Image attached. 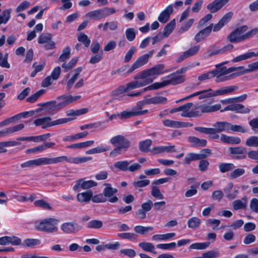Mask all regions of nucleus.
I'll return each mask as SVG.
<instances>
[{
    "instance_id": "obj_3",
    "label": "nucleus",
    "mask_w": 258,
    "mask_h": 258,
    "mask_svg": "<svg viewBox=\"0 0 258 258\" xmlns=\"http://www.w3.org/2000/svg\"><path fill=\"white\" fill-rule=\"evenodd\" d=\"M165 65L160 63L153 68L141 72L135 77L137 79H145L147 84L151 83L159 75L167 72L164 71Z\"/></svg>"
},
{
    "instance_id": "obj_21",
    "label": "nucleus",
    "mask_w": 258,
    "mask_h": 258,
    "mask_svg": "<svg viewBox=\"0 0 258 258\" xmlns=\"http://www.w3.org/2000/svg\"><path fill=\"white\" fill-rule=\"evenodd\" d=\"M147 84L145 80L143 81H135L127 84L126 86L123 89V92H126L130 90L143 87Z\"/></svg>"
},
{
    "instance_id": "obj_27",
    "label": "nucleus",
    "mask_w": 258,
    "mask_h": 258,
    "mask_svg": "<svg viewBox=\"0 0 258 258\" xmlns=\"http://www.w3.org/2000/svg\"><path fill=\"white\" fill-rule=\"evenodd\" d=\"M232 111L238 113H248L250 109L241 104H232Z\"/></svg>"
},
{
    "instance_id": "obj_48",
    "label": "nucleus",
    "mask_w": 258,
    "mask_h": 258,
    "mask_svg": "<svg viewBox=\"0 0 258 258\" xmlns=\"http://www.w3.org/2000/svg\"><path fill=\"white\" fill-rule=\"evenodd\" d=\"M245 145L249 147H258V136H251L245 142Z\"/></svg>"
},
{
    "instance_id": "obj_57",
    "label": "nucleus",
    "mask_w": 258,
    "mask_h": 258,
    "mask_svg": "<svg viewBox=\"0 0 258 258\" xmlns=\"http://www.w3.org/2000/svg\"><path fill=\"white\" fill-rule=\"evenodd\" d=\"M36 162L37 166L52 164L51 158L42 157L38 158L36 159Z\"/></svg>"
},
{
    "instance_id": "obj_12",
    "label": "nucleus",
    "mask_w": 258,
    "mask_h": 258,
    "mask_svg": "<svg viewBox=\"0 0 258 258\" xmlns=\"http://www.w3.org/2000/svg\"><path fill=\"white\" fill-rule=\"evenodd\" d=\"M166 78H168V80H166L167 85L171 84L172 85H176L177 84L183 83L184 81V77L183 75H179L177 73H174L167 76Z\"/></svg>"
},
{
    "instance_id": "obj_17",
    "label": "nucleus",
    "mask_w": 258,
    "mask_h": 258,
    "mask_svg": "<svg viewBox=\"0 0 258 258\" xmlns=\"http://www.w3.org/2000/svg\"><path fill=\"white\" fill-rule=\"evenodd\" d=\"M187 140L192 146L195 147H204L207 146V141L205 139H201L194 136H189Z\"/></svg>"
},
{
    "instance_id": "obj_20",
    "label": "nucleus",
    "mask_w": 258,
    "mask_h": 258,
    "mask_svg": "<svg viewBox=\"0 0 258 258\" xmlns=\"http://www.w3.org/2000/svg\"><path fill=\"white\" fill-rule=\"evenodd\" d=\"M220 141L228 144H239L241 143V139L237 137L228 136L224 134H221Z\"/></svg>"
},
{
    "instance_id": "obj_60",
    "label": "nucleus",
    "mask_w": 258,
    "mask_h": 258,
    "mask_svg": "<svg viewBox=\"0 0 258 258\" xmlns=\"http://www.w3.org/2000/svg\"><path fill=\"white\" fill-rule=\"evenodd\" d=\"M202 92H203L199 96V99L200 100L206 98L214 97L213 90L211 88L207 90H202Z\"/></svg>"
},
{
    "instance_id": "obj_49",
    "label": "nucleus",
    "mask_w": 258,
    "mask_h": 258,
    "mask_svg": "<svg viewBox=\"0 0 258 258\" xmlns=\"http://www.w3.org/2000/svg\"><path fill=\"white\" fill-rule=\"evenodd\" d=\"M78 40L84 44L86 47H88L90 44L91 40L87 35L83 33H81L78 36Z\"/></svg>"
},
{
    "instance_id": "obj_54",
    "label": "nucleus",
    "mask_w": 258,
    "mask_h": 258,
    "mask_svg": "<svg viewBox=\"0 0 258 258\" xmlns=\"http://www.w3.org/2000/svg\"><path fill=\"white\" fill-rule=\"evenodd\" d=\"M139 246L145 251L151 252L155 249L154 245L149 242H141Z\"/></svg>"
},
{
    "instance_id": "obj_45",
    "label": "nucleus",
    "mask_w": 258,
    "mask_h": 258,
    "mask_svg": "<svg viewBox=\"0 0 258 258\" xmlns=\"http://www.w3.org/2000/svg\"><path fill=\"white\" fill-rule=\"evenodd\" d=\"M45 92V90L44 89L39 90L35 93L28 97L27 98V101L29 103H33L35 102L39 97L44 93Z\"/></svg>"
},
{
    "instance_id": "obj_61",
    "label": "nucleus",
    "mask_w": 258,
    "mask_h": 258,
    "mask_svg": "<svg viewBox=\"0 0 258 258\" xmlns=\"http://www.w3.org/2000/svg\"><path fill=\"white\" fill-rule=\"evenodd\" d=\"M211 154V150L209 149H204L201 151L200 153L197 154L198 159L202 160L206 158Z\"/></svg>"
},
{
    "instance_id": "obj_34",
    "label": "nucleus",
    "mask_w": 258,
    "mask_h": 258,
    "mask_svg": "<svg viewBox=\"0 0 258 258\" xmlns=\"http://www.w3.org/2000/svg\"><path fill=\"white\" fill-rule=\"evenodd\" d=\"M41 241L38 239L27 238L24 240L22 245L26 247H33L36 245H39Z\"/></svg>"
},
{
    "instance_id": "obj_41",
    "label": "nucleus",
    "mask_w": 258,
    "mask_h": 258,
    "mask_svg": "<svg viewBox=\"0 0 258 258\" xmlns=\"http://www.w3.org/2000/svg\"><path fill=\"white\" fill-rule=\"evenodd\" d=\"M92 159L91 157H70V163L81 164Z\"/></svg>"
},
{
    "instance_id": "obj_47",
    "label": "nucleus",
    "mask_w": 258,
    "mask_h": 258,
    "mask_svg": "<svg viewBox=\"0 0 258 258\" xmlns=\"http://www.w3.org/2000/svg\"><path fill=\"white\" fill-rule=\"evenodd\" d=\"M36 229L47 234L54 233L58 230L57 227H36Z\"/></svg>"
},
{
    "instance_id": "obj_19",
    "label": "nucleus",
    "mask_w": 258,
    "mask_h": 258,
    "mask_svg": "<svg viewBox=\"0 0 258 258\" xmlns=\"http://www.w3.org/2000/svg\"><path fill=\"white\" fill-rule=\"evenodd\" d=\"M238 87L236 86H230L228 87H225L224 88H222L221 89H218L213 92L214 97L217 96H221L230 93L238 89Z\"/></svg>"
},
{
    "instance_id": "obj_36",
    "label": "nucleus",
    "mask_w": 258,
    "mask_h": 258,
    "mask_svg": "<svg viewBox=\"0 0 258 258\" xmlns=\"http://www.w3.org/2000/svg\"><path fill=\"white\" fill-rule=\"evenodd\" d=\"M71 48L70 46H67L62 50L61 54L58 58L59 61L66 62L70 57Z\"/></svg>"
},
{
    "instance_id": "obj_51",
    "label": "nucleus",
    "mask_w": 258,
    "mask_h": 258,
    "mask_svg": "<svg viewBox=\"0 0 258 258\" xmlns=\"http://www.w3.org/2000/svg\"><path fill=\"white\" fill-rule=\"evenodd\" d=\"M194 22V19H190L188 20L186 22L182 24V26L180 27L179 30V32L180 33H182L188 30L190 27L192 25Z\"/></svg>"
},
{
    "instance_id": "obj_46",
    "label": "nucleus",
    "mask_w": 258,
    "mask_h": 258,
    "mask_svg": "<svg viewBox=\"0 0 258 258\" xmlns=\"http://www.w3.org/2000/svg\"><path fill=\"white\" fill-rule=\"evenodd\" d=\"M230 130L234 132L245 133L248 132V129L240 125L232 124L230 123L229 131Z\"/></svg>"
},
{
    "instance_id": "obj_26",
    "label": "nucleus",
    "mask_w": 258,
    "mask_h": 258,
    "mask_svg": "<svg viewBox=\"0 0 258 258\" xmlns=\"http://www.w3.org/2000/svg\"><path fill=\"white\" fill-rule=\"evenodd\" d=\"M175 19H173L164 27L162 34L165 37H167L172 33L175 27Z\"/></svg>"
},
{
    "instance_id": "obj_6",
    "label": "nucleus",
    "mask_w": 258,
    "mask_h": 258,
    "mask_svg": "<svg viewBox=\"0 0 258 258\" xmlns=\"http://www.w3.org/2000/svg\"><path fill=\"white\" fill-rule=\"evenodd\" d=\"M248 29L246 25L240 26L230 33L227 36V40L231 43L240 42L247 39L246 33Z\"/></svg>"
},
{
    "instance_id": "obj_9",
    "label": "nucleus",
    "mask_w": 258,
    "mask_h": 258,
    "mask_svg": "<svg viewBox=\"0 0 258 258\" xmlns=\"http://www.w3.org/2000/svg\"><path fill=\"white\" fill-rule=\"evenodd\" d=\"M97 185V183L93 180L84 181L83 179H80L76 181L73 188L75 191H80L81 188L87 189L96 186Z\"/></svg>"
},
{
    "instance_id": "obj_56",
    "label": "nucleus",
    "mask_w": 258,
    "mask_h": 258,
    "mask_svg": "<svg viewBox=\"0 0 258 258\" xmlns=\"http://www.w3.org/2000/svg\"><path fill=\"white\" fill-rule=\"evenodd\" d=\"M52 164L63 162L64 161L70 163V158L66 156H61L51 158Z\"/></svg>"
},
{
    "instance_id": "obj_35",
    "label": "nucleus",
    "mask_w": 258,
    "mask_h": 258,
    "mask_svg": "<svg viewBox=\"0 0 258 258\" xmlns=\"http://www.w3.org/2000/svg\"><path fill=\"white\" fill-rule=\"evenodd\" d=\"M130 162L127 160L119 161L115 162L114 167L122 171H126L128 170Z\"/></svg>"
},
{
    "instance_id": "obj_58",
    "label": "nucleus",
    "mask_w": 258,
    "mask_h": 258,
    "mask_svg": "<svg viewBox=\"0 0 258 258\" xmlns=\"http://www.w3.org/2000/svg\"><path fill=\"white\" fill-rule=\"evenodd\" d=\"M74 119H75L74 117L59 118L55 120L52 121V126L62 124H64V123H67L68 122H70Z\"/></svg>"
},
{
    "instance_id": "obj_39",
    "label": "nucleus",
    "mask_w": 258,
    "mask_h": 258,
    "mask_svg": "<svg viewBox=\"0 0 258 258\" xmlns=\"http://www.w3.org/2000/svg\"><path fill=\"white\" fill-rule=\"evenodd\" d=\"M110 148L109 146H106L105 147H97L91 149H90L86 152V154H94L97 153H102L104 152L109 150Z\"/></svg>"
},
{
    "instance_id": "obj_38",
    "label": "nucleus",
    "mask_w": 258,
    "mask_h": 258,
    "mask_svg": "<svg viewBox=\"0 0 258 258\" xmlns=\"http://www.w3.org/2000/svg\"><path fill=\"white\" fill-rule=\"evenodd\" d=\"M210 244V242H196L191 244L189 246V248L194 249L203 250L209 247Z\"/></svg>"
},
{
    "instance_id": "obj_55",
    "label": "nucleus",
    "mask_w": 258,
    "mask_h": 258,
    "mask_svg": "<svg viewBox=\"0 0 258 258\" xmlns=\"http://www.w3.org/2000/svg\"><path fill=\"white\" fill-rule=\"evenodd\" d=\"M153 230L152 227H135V232L142 235L146 234Z\"/></svg>"
},
{
    "instance_id": "obj_10",
    "label": "nucleus",
    "mask_w": 258,
    "mask_h": 258,
    "mask_svg": "<svg viewBox=\"0 0 258 258\" xmlns=\"http://www.w3.org/2000/svg\"><path fill=\"white\" fill-rule=\"evenodd\" d=\"M105 185L106 187L104 189L103 191V195L104 197L110 198L108 201L110 203H115L118 201V198L116 196H113L117 192V190L111 187V184L110 183H105Z\"/></svg>"
},
{
    "instance_id": "obj_32",
    "label": "nucleus",
    "mask_w": 258,
    "mask_h": 258,
    "mask_svg": "<svg viewBox=\"0 0 258 258\" xmlns=\"http://www.w3.org/2000/svg\"><path fill=\"white\" fill-rule=\"evenodd\" d=\"M175 236V233H169L164 234H156L152 236V240L160 241L166 240L173 238Z\"/></svg>"
},
{
    "instance_id": "obj_14",
    "label": "nucleus",
    "mask_w": 258,
    "mask_h": 258,
    "mask_svg": "<svg viewBox=\"0 0 258 258\" xmlns=\"http://www.w3.org/2000/svg\"><path fill=\"white\" fill-rule=\"evenodd\" d=\"M148 61V56L144 54L138 57L137 60L132 64L131 68L127 70V73H132L134 70L144 65Z\"/></svg>"
},
{
    "instance_id": "obj_11",
    "label": "nucleus",
    "mask_w": 258,
    "mask_h": 258,
    "mask_svg": "<svg viewBox=\"0 0 258 258\" xmlns=\"http://www.w3.org/2000/svg\"><path fill=\"white\" fill-rule=\"evenodd\" d=\"M213 27V23H211L208 27L201 30L197 33L194 38L196 42H199L201 40H204L208 37L212 32Z\"/></svg>"
},
{
    "instance_id": "obj_30",
    "label": "nucleus",
    "mask_w": 258,
    "mask_h": 258,
    "mask_svg": "<svg viewBox=\"0 0 258 258\" xmlns=\"http://www.w3.org/2000/svg\"><path fill=\"white\" fill-rule=\"evenodd\" d=\"M201 113H208L215 112L219 110L221 105L220 104H217L214 105L209 106V105H202L201 107Z\"/></svg>"
},
{
    "instance_id": "obj_18",
    "label": "nucleus",
    "mask_w": 258,
    "mask_h": 258,
    "mask_svg": "<svg viewBox=\"0 0 258 258\" xmlns=\"http://www.w3.org/2000/svg\"><path fill=\"white\" fill-rule=\"evenodd\" d=\"M247 205V197L244 196L241 200H236L232 202V208L235 211L243 210L246 208Z\"/></svg>"
},
{
    "instance_id": "obj_7",
    "label": "nucleus",
    "mask_w": 258,
    "mask_h": 258,
    "mask_svg": "<svg viewBox=\"0 0 258 258\" xmlns=\"http://www.w3.org/2000/svg\"><path fill=\"white\" fill-rule=\"evenodd\" d=\"M115 12L114 8L105 7L88 12L86 17L92 20H99L114 14Z\"/></svg>"
},
{
    "instance_id": "obj_37",
    "label": "nucleus",
    "mask_w": 258,
    "mask_h": 258,
    "mask_svg": "<svg viewBox=\"0 0 258 258\" xmlns=\"http://www.w3.org/2000/svg\"><path fill=\"white\" fill-rule=\"evenodd\" d=\"M152 143V142L150 139H147L140 142L139 143L140 150L142 152H148L149 150V148L151 146Z\"/></svg>"
},
{
    "instance_id": "obj_63",
    "label": "nucleus",
    "mask_w": 258,
    "mask_h": 258,
    "mask_svg": "<svg viewBox=\"0 0 258 258\" xmlns=\"http://www.w3.org/2000/svg\"><path fill=\"white\" fill-rule=\"evenodd\" d=\"M117 235H118V236H119L123 239H128L130 240L136 239L137 238L136 234H135L133 233H129V232L120 233H118Z\"/></svg>"
},
{
    "instance_id": "obj_25",
    "label": "nucleus",
    "mask_w": 258,
    "mask_h": 258,
    "mask_svg": "<svg viewBox=\"0 0 258 258\" xmlns=\"http://www.w3.org/2000/svg\"><path fill=\"white\" fill-rule=\"evenodd\" d=\"M88 111V109L87 108H81L78 110L71 109L66 111V114L70 117H74L75 119L76 117L84 114H86Z\"/></svg>"
},
{
    "instance_id": "obj_44",
    "label": "nucleus",
    "mask_w": 258,
    "mask_h": 258,
    "mask_svg": "<svg viewBox=\"0 0 258 258\" xmlns=\"http://www.w3.org/2000/svg\"><path fill=\"white\" fill-rule=\"evenodd\" d=\"M192 103H187L178 107L173 108L170 111V113H173L180 111H188L189 109L192 106Z\"/></svg>"
},
{
    "instance_id": "obj_59",
    "label": "nucleus",
    "mask_w": 258,
    "mask_h": 258,
    "mask_svg": "<svg viewBox=\"0 0 258 258\" xmlns=\"http://www.w3.org/2000/svg\"><path fill=\"white\" fill-rule=\"evenodd\" d=\"M52 38V36L50 34H42L40 35L38 39V42L39 44L46 43L50 41Z\"/></svg>"
},
{
    "instance_id": "obj_28",
    "label": "nucleus",
    "mask_w": 258,
    "mask_h": 258,
    "mask_svg": "<svg viewBox=\"0 0 258 258\" xmlns=\"http://www.w3.org/2000/svg\"><path fill=\"white\" fill-rule=\"evenodd\" d=\"M118 255L121 258L124 257V256L128 258H133L136 256V252L133 249L125 248L120 249L118 252Z\"/></svg>"
},
{
    "instance_id": "obj_23",
    "label": "nucleus",
    "mask_w": 258,
    "mask_h": 258,
    "mask_svg": "<svg viewBox=\"0 0 258 258\" xmlns=\"http://www.w3.org/2000/svg\"><path fill=\"white\" fill-rule=\"evenodd\" d=\"M167 101V98L163 96H155L152 98H145V103L147 104H163Z\"/></svg>"
},
{
    "instance_id": "obj_4",
    "label": "nucleus",
    "mask_w": 258,
    "mask_h": 258,
    "mask_svg": "<svg viewBox=\"0 0 258 258\" xmlns=\"http://www.w3.org/2000/svg\"><path fill=\"white\" fill-rule=\"evenodd\" d=\"M229 0H214L207 6V9L210 12L202 18L198 23L199 28L203 27L213 18L211 13H215L222 9Z\"/></svg>"
},
{
    "instance_id": "obj_50",
    "label": "nucleus",
    "mask_w": 258,
    "mask_h": 258,
    "mask_svg": "<svg viewBox=\"0 0 258 258\" xmlns=\"http://www.w3.org/2000/svg\"><path fill=\"white\" fill-rule=\"evenodd\" d=\"M125 34L126 39L129 41H134L136 36L135 29L133 28H128L125 30Z\"/></svg>"
},
{
    "instance_id": "obj_31",
    "label": "nucleus",
    "mask_w": 258,
    "mask_h": 258,
    "mask_svg": "<svg viewBox=\"0 0 258 258\" xmlns=\"http://www.w3.org/2000/svg\"><path fill=\"white\" fill-rule=\"evenodd\" d=\"M218 167L220 172L222 173L231 171L235 168L234 164L231 163H221Z\"/></svg>"
},
{
    "instance_id": "obj_33",
    "label": "nucleus",
    "mask_w": 258,
    "mask_h": 258,
    "mask_svg": "<svg viewBox=\"0 0 258 258\" xmlns=\"http://www.w3.org/2000/svg\"><path fill=\"white\" fill-rule=\"evenodd\" d=\"M245 173V170L243 168H237L227 174V177L230 179H235Z\"/></svg>"
},
{
    "instance_id": "obj_52",
    "label": "nucleus",
    "mask_w": 258,
    "mask_h": 258,
    "mask_svg": "<svg viewBox=\"0 0 258 258\" xmlns=\"http://www.w3.org/2000/svg\"><path fill=\"white\" fill-rule=\"evenodd\" d=\"M151 195L155 198L159 200L163 199L164 198L159 188L156 186H153L152 187Z\"/></svg>"
},
{
    "instance_id": "obj_64",
    "label": "nucleus",
    "mask_w": 258,
    "mask_h": 258,
    "mask_svg": "<svg viewBox=\"0 0 258 258\" xmlns=\"http://www.w3.org/2000/svg\"><path fill=\"white\" fill-rule=\"evenodd\" d=\"M250 208L253 212L258 213V200L257 199L253 198L251 200Z\"/></svg>"
},
{
    "instance_id": "obj_29",
    "label": "nucleus",
    "mask_w": 258,
    "mask_h": 258,
    "mask_svg": "<svg viewBox=\"0 0 258 258\" xmlns=\"http://www.w3.org/2000/svg\"><path fill=\"white\" fill-rule=\"evenodd\" d=\"M167 84L166 80H164L161 82H156L153 83L150 86L144 88L143 89V92H145L147 90H157L160 88H163L165 86H167Z\"/></svg>"
},
{
    "instance_id": "obj_62",
    "label": "nucleus",
    "mask_w": 258,
    "mask_h": 258,
    "mask_svg": "<svg viewBox=\"0 0 258 258\" xmlns=\"http://www.w3.org/2000/svg\"><path fill=\"white\" fill-rule=\"evenodd\" d=\"M198 192L197 185H192L190 187V189H188L184 194V196L186 198H189L196 195Z\"/></svg>"
},
{
    "instance_id": "obj_16",
    "label": "nucleus",
    "mask_w": 258,
    "mask_h": 258,
    "mask_svg": "<svg viewBox=\"0 0 258 258\" xmlns=\"http://www.w3.org/2000/svg\"><path fill=\"white\" fill-rule=\"evenodd\" d=\"M51 118L49 116L39 118L34 121V124L36 126H41L43 129L52 126Z\"/></svg>"
},
{
    "instance_id": "obj_1",
    "label": "nucleus",
    "mask_w": 258,
    "mask_h": 258,
    "mask_svg": "<svg viewBox=\"0 0 258 258\" xmlns=\"http://www.w3.org/2000/svg\"><path fill=\"white\" fill-rule=\"evenodd\" d=\"M110 143L115 147L109 153V156L115 157L125 152L131 147V142L124 136L119 135L110 139Z\"/></svg>"
},
{
    "instance_id": "obj_40",
    "label": "nucleus",
    "mask_w": 258,
    "mask_h": 258,
    "mask_svg": "<svg viewBox=\"0 0 258 258\" xmlns=\"http://www.w3.org/2000/svg\"><path fill=\"white\" fill-rule=\"evenodd\" d=\"M12 9L4 10L2 15H0V21L2 24H6L11 18Z\"/></svg>"
},
{
    "instance_id": "obj_42",
    "label": "nucleus",
    "mask_w": 258,
    "mask_h": 258,
    "mask_svg": "<svg viewBox=\"0 0 258 258\" xmlns=\"http://www.w3.org/2000/svg\"><path fill=\"white\" fill-rule=\"evenodd\" d=\"M78 60V57H73L68 63H63L61 65V67L64 69V71L65 72H67L73 68L77 63Z\"/></svg>"
},
{
    "instance_id": "obj_43",
    "label": "nucleus",
    "mask_w": 258,
    "mask_h": 258,
    "mask_svg": "<svg viewBox=\"0 0 258 258\" xmlns=\"http://www.w3.org/2000/svg\"><path fill=\"white\" fill-rule=\"evenodd\" d=\"M199 160L197 153H189L186 154L183 161V164L185 165L190 164L193 161Z\"/></svg>"
},
{
    "instance_id": "obj_22",
    "label": "nucleus",
    "mask_w": 258,
    "mask_h": 258,
    "mask_svg": "<svg viewBox=\"0 0 258 258\" xmlns=\"http://www.w3.org/2000/svg\"><path fill=\"white\" fill-rule=\"evenodd\" d=\"M82 68L81 67H78L77 68L74 70V75L67 82L66 87L67 90L69 91L72 88L75 82L79 78L80 73L82 72Z\"/></svg>"
},
{
    "instance_id": "obj_24",
    "label": "nucleus",
    "mask_w": 258,
    "mask_h": 258,
    "mask_svg": "<svg viewBox=\"0 0 258 258\" xmlns=\"http://www.w3.org/2000/svg\"><path fill=\"white\" fill-rule=\"evenodd\" d=\"M93 195L91 190H88L86 192L78 194L77 196V200L81 203L89 202Z\"/></svg>"
},
{
    "instance_id": "obj_2",
    "label": "nucleus",
    "mask_w": 258,
    "mask_h": 258,
    "mask_svg": "<svg viewBox=\"0 0 258 258\" xmlns=\"http://www.w3.org/2000/svg\"><path fill=\"white\" fill-rule=\"evenodd\" d=\"M81 97L80 95H62L57 97L56 100L47 102L46 108L52 111H59Z\"/></svg>"
},
{
    "instance_id": "obj_53",
    "label": "nucleus",
    "mask_w": 258,
    "mask_h": 258,
    "mask_svg": "<svg viewBox=\"0 0 258 258\" xmlns=\"http://www.w3.org/2000/svg\"><path fill=\"white\" fill-rule=\"evenodd\" d=\"M136 116L135 109L134 108L131 111H123L119 114L121 119H124Z\"/></svg>"
},
{
    "instance_id": "obj_8",
    "label": "nucleus",
    "mask_w": 258,
    "mask_h": 258,
    "mask_svg": "<svg viewBox=\"0 0 258 258\" xmlns=\"http://www.w3.org/2000/svg\"><path fill=\"white\" fill-rule=\"evenodd\" d=\"M228 151L230 154L233 155V158L236 160H241L246 158V149L243 147H229Z\"/></svg>"
},
{
    "instance_id": "obj_13",
    "label": "nucleus",
    "mask_w": 258,
    "mask_h": 258,
    "mask_svg": "<svg viewBox=\"0 0 258 258\" xmlns=\"http://www.w3.org/2000/svg\"><path fill=\"white\" fill-rule=\"evenodd\" d=\"M173 7L172 4L169 5L164 10L161 12L158 18V20L160 22L165 23L169 20L170 15L173 12Z\"/></svg>"
},
{
    "instance_id": "obj_5",
    "label": "nucleus",
    "mask_w": 258,
    "mask_h": 258,
    "mask_svg": "<svg viewBox=\"0 0 258 258\" xmlns=\"http://www.w3.org/2000/svg\"><path fill=\"white\" fill-rule=\"evenodd\" d=\"M230 123L226 121H217L214 125V127L197 126L195 130L205 134H216L222 132L229 131Z\"/></svg>"
},
{
    "instance_id": "obj_15",
    "label": "nucleus",
    "mask_w": 258,
    "mask_h": 258,
    "mask_svg": "<svg viewBox=\"0 0 258 258\" xmlns=\"http://www.w3.org/2000/svg\"><path fill=\"white\" fill-rule=\"evenodd\" d=\"M59 220L55 218H47L41 220V221H35L29 223V224H33L35 226H55L58 225Z\"/></svg>"
}]
</instances>
